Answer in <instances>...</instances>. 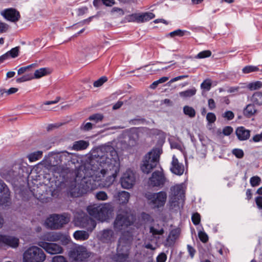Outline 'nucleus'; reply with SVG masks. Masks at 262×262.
<instances>
[{
	"mask_svg": "<svg viewBox=\"0 0 262 262\" xmlns=\"http://www.w3.org/2000/svg\"><path fill=\"white\" fill-rule=\"evenodd\" d=\"M100 150L103 154H99L98 156L100 158L97 160H91L86 167V171L90 169L91 171L89 175L86 173L89 179L86 180L87 178L85 177L83 181L86 183L88 189H95L96 182L101 180L106 175H107V184L110 185L115 181L120 170V161L115 149L111 146H106Z\"/></svg>",
	"mask_w": 262,
	"mask_h": 262,
	"instance_id": "1",
	"label": "nucleus"
},
{
	"mask_svg": "<svg viewBox=\"0 0 262 262\" xmlns=\"http://www.w3.org/2000/svg\"><path fill=\"white\" fill-rule=\"evenodd\" d=\"M162 150L159 148H154L143 157L140 166L141 171L146 174L150 173L159 162Z\"/></svg>",
	"mask_w": 262,
	"mask_h": 262,
	"instance_id": "2",
	"label": "nucleus"
},
{
	"mask_svg": "<svg viewBox=\"0 0 262 262\" xmlns=\"http://www.w3.org/2000/svg\"><path fill=\"white\" fill-rule=\"evenodd\" d=\"M67 155H69L68 152H62L60 154L54 155L51 160V163L52 164L51 170L53 176L56 179L58 178H63L66 174L68 173V168L62 164L63 159H66Z\"/></svg>",
	"mask_w": 262,
	"mask_h": 262,
	"instance_id": "3",
	"label": "nucleus"
},
{
	"mask_svg": "<svg viewBox=\"0 0 262 262\" xmlns=\"http://www.w3.org/2000/svg\"><path fill=\"white\" fill-rule=\"evenodd\" d=\"M113 211V207L110 203H104L98 206H89L87 208V211L90 215L101 222L107 220Z\"/></svg>",
	"mask_w": 262,
	"mask_h": 262,
	"instance_id": "4",
	"label": "nucleus"
},
{
	"mask_svg": "<svg viewBox=\"0 0 262 262\" xmlns=\"http://www.w3.org/2000/svg\"><path fill=\"white\" fill-rule=\"evenodd\" d=\"M144 196L151 209H159L165 206L167 195L165 191H160L158 192H147Z\"/></svg>",
	"mask_w": 262,
	"mask_h": 262,
	"instance_id": "5",
	"label": "nucleus"
},
{
	"mask_svg": "<svg viewBox=\"0 0 262 262\" xmlns=\"http://www.w3.org/2000/svg\"><path fill=\"white\" fill-rule=\"evenodd\" d=\"M45 259L43 250L36 246L29 248L23 254V262H43Z\"/></svg>",
	"mask_w": 262,
	"mask_h": 262,
	"instance_id": "6",
	"label": "nucleus"
},
{
	"mask_svg": "<svg viewBox=\"0 0 262 262\" xmlns=\"http://www.w3.org/2000/svg\"><path fill=\"white\" fill-rule=\"evenodd\" d=\"M70 221V218L67 214L51 215L45 222L46 226L51 229H59Z\"/></svg>",
	"mask_w": 262,
	"mask_h": 262,
	"instance_id": "7",
	"label": "nucleus"
},
{
	"mask_svg": "<svg viewBox=\"0 0 262 262\" xmlns=\"http://www.w3.org/2000/svg\"><path fill=\"white\" fill-rule=\"evenodd\" d=\"M86 248L82 246H75L69 250L68 255L69 257L75 261L82 262L91 255Z\"/></svg>",
	"mask_w": 262,
	"mask_h": 262,
	"instance_id": "8",
	"label": "nucleus"
},
{
	"mask_svg": "<svg viewBox=\"0 0 262 262\" xmlns=\"http://www.w3.org/2000/svg\"><path fill=\"white\" fill-rule=\"evenodd\" d=\"M133 223L130 215L128 214H118L114 221L113 226L115 231H120L130 226Z\"/></svg>",
	"mask_w": 262,
	"mask_h": 262,
	"instance_id": "9",
	"label": "nucleus"
},
{
	"mask_svg": "<svg viewBox=\"0 0 262 262\" xmlns=\"http://www.w3.org/2000/svg\"><path fill=\"white\" fill-rule=\"evenodd\" d=\"M166 178L163 173V169L156 170L151 174L148 181V184L152 187H162L165 184Z\"/></svg>",
	"mask_w": 262,
	"mask_h": 262,
	"instance_id": "10",
	"label": "nucleus"
},
{
	"mask_svg": "<svg viewBox=\"0 0 262 262\" xmlns=\"http://www.w3.org/2000/svg\"><path fill=\"white\" fill-rule=\"evenodd\" d=\"M170 191L171 192L170 201L174 206L179 205L180 201L184 202L185 192L181 185H176L171 187Z\"/></svg>",
	"mask_w": 262,
	"mask_h": 262,
	"instance_id": "11",
	"label": "nucleus"
},
{
	"mask_svg": "<svg viewBox=\"0 0 262 262\" xmlns=\"http://www.w3.org/2000/svg\"><path fill=\"white\" fill-rule=\"evenodd\" d=\"M122 187L125 189L132 188L136 182L135 174L132 171L127 170L123 175L120 180Z\"/></svg>",
	"mask_w": 262,
	"mask_h": 262,
	"instance_id": "12",
	"label": "nucleus"
},
{
	"mask_svg": "<svg viewBox=\"0 0 262 262\" xmlns=\"http://www.w3.org/2000/svg\"><path fill=\"white\" fill-rule=\"evenodd\" d=\"M38 245L51 254L61 253L63 251L62 248L57 244L41 241L38 243Z\"/></svg>",
	"mask_w": 262,
	"mask_h": 262,
	"instance_id": "13",
	"label": "nucleus"
},
{
	"mask_svg": "<svg viewBox=\"0 0 262 262\" xmlns=\"http://www.w3.org/2000/svg\"><path fill=\"white\" fill-rule=\"evenodd\" d=\"M129 248L126 245H118L117 249L116 262H126L128 258Z\"/></svg>",
	"mask_w": 262,
	"mask_h": 262,
	"instance_id": "14",
	"label": "nucleus"
},
{
	"mask_svg": "<svg viewBox=\"0 0 262 262\" xmlns=\"http://www.w3.org/2000/svg\"><path fill=\"white\" fill-rule=\"evenodd\" d=\"M1 15L6 20L15 23L16 21V9L13 8L5 9L0 12Z\"/></svg>",
	"mask_w": 262,
	"mask_h": 262,
	"instance_id": "15",
	"label": "nucleus"
},
{
	"mask_svg": "<svg viewBox=\"0 0 262 262\" xmlns=\"http://www.w3.org/2000/svg\"><path fill=\"white\" fill-rule=\"evenodd\" d=\"M170 170L171 172L178 176L182 175L184 171V165L179 162L175 156L172 157Z\"/></svg>",
	"mask_w": 262,
	"mask_h": 262,
	"instance_id": "16",
	"label": "nucleus"
},
{
	"mask_svg": "<svg viewBox=\"0 0 262 262\" xmlns=\"http://www.w3.org/2000/svg\"><path fill=\"white\" fill-rule=\"evenodd\" d=\"M10 192L6 185L1 188L0 189V206L9 205L10 202Z\"/></svg>",
	"mask_w": 262,
	"mask_h": 262,
	"instance_id": "17",
	"label": "nucleus"
},
{
	"mask_svg": "<svg viewBox=\"0 0 262 262\" xmlns=\"http://www.w3.org/2000/svg\"><path fill=\"white\" fill-rule=\"evenodd\" d=\"M5 246L16 247V238L13 236L0 234V248Z\"/></svg>",
	"mask_w": 262,
	"mask_h": 262,
	"instance_id": "18",
	"label": "nucleus"
},
{
	"mask_svg": "<svg viewBox=\"0 0 262 262\" xmlns=\"http://www.w3.org/2000/svg\"><path fill=\"white\" fill-rule=\"evenodd\" d=\"M98 236L102 242L109 243L114 237V232L111 229H103L99 233Z\"/></svg>",
	"mask_w": 262,
	"mask_h": 262,
	"instance_id": "19",
	"label": "nucleus"
},
{
	"mask_svg": "<svg viewBox=\"0 0 262 262\" xmlns=\"http://www.w3.org/2000/svg\"><path fill=\"white\" fill-rule=\"evenodd\" d=\"M251 131L244 126H239L235 130V134L237 139L241 141L249 139Z\"/></svg>",
	"mask_w": 262,
	"mask_h": 262,
	"instance_id": "20",
	"label": "nucleus"
},
{
	"mask_svg": "<svg viewBox=\"0 0 262 262\" xmlns=\"http://www.w3.org/2000/svg\"><path fill=\"white\" fill-rule=\"evenodd\" d=\"M80 225L88 231H92L96 227V222L88 215L84 216L80 221Z\"/></svg>",
	"mask_w": 262,
	"mask_h": 262,
	"instance_id": "21",
	"label": "nucleus"
},
{
	"mask_svg": "<svg viewBox=\"0 0 262 262\" xmlns=\"http://www.w3.org/2000/svg\"><path fill=\"white\" fill-rule=\"evenodd\" d=\"M130 194L126 191H122L118 192V193L114 195V198L116 201L120 204H126L129 200Z\"/></svg>",
	"mask_w": 262,
	"mask_h": 262,
	"instance_id": "22",
	"label": "nucleus"
},
{
	"mask_svg": "<svg viewBox=\"0 0 262 262\" xmlns=\"http://www.w3.org/2000/svg\"><path fill=\"white\" fill-rule=\"evenodd\" d=\"M89 145L88 141L79 140L73 143L72 149L76 151L82 150L86 149Z\"/></svg>",
	"mask_w": 262,
	"mask_h": 262,
	"instance_id": "23",
	"label": "nucleus"
},
{
	"mask_svg": "<svg viewBox=\"0 0 262 262\" xmlns=\"http://www.w3.org/2000/svg\"><path fill=\"white\" fill-rule=\"evenodd\" d=\"M257 112L254 104H248L244 110L243 113L247 118H250Z\"/></svg>",
	"mask_w": 262,
	"mask_h": 262,
	"instance_id": "24",
	"label": "nucleus"
},
{
	"mask_svg": "<svg viewBox=\"0 0 262 262\" xmlns=\"http://www.w3.org/2000/svg\"><path fill=\"white\" fill-rule=\"evenodd\" d=\"M60 234V232H48L44 235V239L49 242L59 241Z\"/></svg>",
	"mask_w": 262,
	"mask_h": 262,
	"instance_id": "25",
	"label": "nucleus"
},
{
	"mask_svg": "<svg viewBox=\"0 0 262 262\" xmlns=\"http://www.w3.org/2000/svg\"><path fill=\"white\" fill-rule=\"evenodd\" d=\"M250 101L254 105H262V92H256L254 93L251 97Z\"/></svg>",
	"mask_w": 262,
	"mask_h": 262,
	"instance_id": "26",
	"label": "nucleus"
},
{
	"mask_svg": "<svg viewBox=\"0 0 262 262\" xmlns=\"http://www.w3.org/2000/svg\"><path fill=\"white\" fill-rule=\"evenodd\" d=\"M155 17V15L152 12H144L141 14L139 13V23L149 21Z\"/></svg>",
	"mask_w": 262,
	"mask_h": 262,
	"instance_id": "27",
	"label": "nucleus"
},
{
	"mask_svg": "<svg viewBox=\"0 0 262 262\" xmlns=\"http://www.w3.org/2000/svg\"><path fill=\"white\" fill-rule=\"evenodd\" d=\"M196 89L193 87L190 89L179 92V95L180 97L186 99L193 96L196 94Z\"/></svg>",
	"mask_w": 262,
	"mask_h": 262,
	"instance_id": "28",
	"label": "nucleus"
},
{
	"mask_svg": "<svg viewBox=\"0 0 262 262\" xmlns=\"http://www.w3.org/2000/svg\"><path fill=\"white\" fill-rule=\"evenodd\" d=\"M74 237L77 240L84 241L89 237L88 232L83 230H77L74 233Z\"/></svg>",
	"mask_w": 262,
	"mask_h": 262,
	"instance_id": "29",
	"label": "nucleus"
},
{
	"mask_svg": "<svg viewBox=\"0 0 262 262\" xmlns=\"http://www.w3.org/2000/svg\"><path fill=\"white\" fill-rule=\"evenodd\" d=\"M30 172H31L28 167L25 166H19L17 170V176L20 178H23L28 179Z\"/></svg>",
	"mask_w": 262,
	"mask_h": 262,
	"instance_id": "30",
	"label": "nucleus"
},
{
	"mask_svg": "<svg viewBox=\"0 0 262 262\" xmlns=\"http://www.w3.org/2000/svg\"><path fill=\"white\" fill-rule=\"evenodd\" d=\"M10 57L12 58L16 57V47L13 48L10 51L0 56V64Z\"/></svg>",
	"mask_w": 262,
	"mask_h": 262,
	"instance_id": "31",
	"label": "nucleus"
},
{
	"mask_svg": "<svg viewBox=\"0 0 262 262\" xmlns=\"http://www.w3.org/2000/svg\"><path fill=\"white\" fill-rule=\"evenodd\" d=\"M42 151L38 150L29 154L27 156V158L30 162H34L41 159L42 157Z\"/></svg>",
	"mask_w": 262,
	"mask_h": 262,
	"instance_id": "32",
	"label": "nucleus"
},
{
	"mask_svg": "<svg viewBox=\"0 0 262 262\" xmlns=\"http://www.w3.org/2000/svg\"><path fill=\"white\" fill-rule=\"evenodd\" d=\"M37 63H32L26 67H21L17 70V74L20 75L24 73H28L33 71V69H35L37 67Z\"/></svg>",
	"mask_w": 262,
	"mask_h": 262,
	"instance_id": "33",
	"label": "nucleus"
},
{
	"mask_svg": "<svg viewBox=\"0 0 262 262\" xmlns=\"http://www.w3.org/2000/svg\"><path fill=\"white\" fill-rule=\"evenodd\" d=\"M183 112L185 115L188 116L190 118H193L195 116V110L191 106L185 105L183 107Z\"/></svg>",
	"mask_w": 262,
	"mask_h": 262,
	"instance_id": "34",
	"label": "nucleus"
},
{
	"mask_svg": "<svg viewBox=\"0 0 262 262\" xmlns=\"http://www.w3.org/2000/svg\"><path fill=\"white\" fill-rule=\"evenodd\" d=\"M33 71L25 73L23 76L17 78V82H22L34 79Z\"/></svg>",
	"mask_w": 262,
	"mask_h": 262,
	"instance_id": "35",
	"label": "nucleus"
},
{
	"mask_svg": "<svg viewBox=\"0 0 262 262\" xmlns=\"http://www.w3.org/2000/svg\"><path fill=\"white\" fill-rule=\"evenodd\" d=\"M88 167V164L84 166V170H83V171H82V172H83V174H83V176H82V175L81 174V175L79 177L80 178H82V179H81V183H82L83 186H84L85 187V189H84L85 191H89V190H93V189H88V187H87V186H86V183H85L84 181H83L84 178L85 177H86V178H86V180H88L89 179V177H88V176H86V167ZM88 171V172H87L86 173H87L88 174H89H89H89V172H90V171H91L90 169H89V171Z\"/></svg>",
	"mask_w": 262,
	"mask_h": 262,
	"instance_id": "36",
	"label": "nucleus"
},
{
	"mask_svg": "<svg viewBox=\"0 0 262 262\" xmlns=\"http://www.w3.org/2000/svg\"><path fill=\"white\" fill-rule=\"evenodd\" d=\"M47 73V69L45 68H40L38 70L35 71L34 73H33L34 78H39Z\"/></svg>",
	"mask_w": 262,
	"mask_h": 262,
	"instance_id": "37",
	"label": "nucleus"
},
{
	"mask_svg": "<svg viewBox=\"0 0 262 262\" xmlns=\"http://www.w3.org/2000/svg\"><path fill=\"white\" fill-rule=\"evenodd\" d=\"M247 87L251 91L258 90L262 87V82L256 81L255 82H251L248 84Z\"/></svg>",
	"mask_w": 262,
	"mask_h": 262,
	"instance_id": "38",
	"label": "nucleus"
},
{
	"mask_svg": "<svg viewBox=\"0 0 262 262\" xmlns=\"http://www.w3.org/2000/svg\"><path fill=\"white\" fill-rule=\"evenodd\" d=\"M125 19L127 22H136L139 23V13H133L128 15L125 17Z\"/></svg>",
	"mask_w": 262,
	"mask_h": 262,
	"instance_id": "39",
	"label": "nucleus"
},
{
	"mask_svg": "<svg viewBox=\"0 0 262 262\" xmlns=\"http://www.w3.org/2000/svg\"><path fill=\"white\" fill-rule=\"evenodd\" d=\"M259 69L257 67L254 66H247L242 69V72L245 74H248L251 72L258 71Z\"/></svg>",
	"mask_w": 262,
	"mask_h": 262,
	"instance_id": "40",
	"label": "nucleus"
},
{
	"mask_svg": "<svg viewBox=\"0 0 262 262\" xmlns=\"http://www.w3.org/2000/svg\"><path fill=\"white\" fill-rule=\"evenodd\" d=\"M103 119V115L101 114H94L89 117V120L93 121L95 123H98L99 121H101Z\"/></svg>",
	"mask_w": 262,
	"mask_h": 262,
	"instance_id": "41",
	"label": "nucleus"
},
{
	"mask_svg": "<svg viewBox=\"0 0 262 262\" xmlns=\"http://www.w3.org/2000/svg\"><path fill=\"white\" fill-rule=\"evenodd\" d=\"M260 182L261 179L257 176L252 177L250 179V183L252 187L258 186L260 184Z\"/></svg>",
	"mask_w": 262,
	"mask_h": 262,
	"instance_id": "42",
	"label": "nucleus"
},
{
	"mask_svg": "<svg viewBox=\"0 0 262 262\" xmlns=\"http://www.w3.org/2000/svg\"><path fill=\"white\" fill-rule=\"evenodd\" d=\"M211 87V82L210 79L205 80L201 84L202 89L208 91L210 90Z\"/></svg>",
	"mask_w": 262,
	"mask_h": 262,
	"instance_id": "43",
	"label": "nucleus"
},
{
	"mask_svg": "<svg viewBox=\"0 0 262 262\" xmlns=\"http://www.w3.org/2000/svg\"><path fill=\"white\" fill-rule=\"evenodd\" d=\"M60 239L59 241L60 243L63 245H67L69 244L71 241V238L69 236L64 235L62 233L60 234L59 236Z\"/></svg>",
	"mask_w": 262,
	"mask_h": 262,
	"instance_id": "44",
	"label": "nucleus"
},
{
	"mask_svg": "<svg viewBox=\"0 0 262 262\" xmlns=\"http://www.w3.org/2000/svg\"><path fill=\"white\" fill-rule=\"evenodd\" d=\"M211 55V52L210 50H205L202 52H200L196 55V57L198 58H204L209 57Z\"/></svg>",
	"mask_w": 262,
	"mask_h": 262,
	"instance_id": "45",
	"label": "nucleus"
},
{
	"mask_svg": "<svg viewBox=\"0 0 262 262\" xmlns=\"http://www.w3.org/2000/svg\"><path fill=\"white\" fill-rule=\"evenodd\" d=\"M232 153L233 155H234L237 158L241 159L243 158L244 156V152L242 149L239 148H234L232 150Z\"/></svg>",
	"mask_w": 262,
	"mask_h": 262,
	"instance_id": "46",
	"label": "nucleus"
},
{
	"mask_svg": "<svg viewBox=\"0 0 262 262\" xmlns=\"http://www.w3.org/2000/svg\"><path fill=\"white\" fill-rule=\"evenodd\" d=\"M191 221L194 225H198L201 222V215L198 213H194L192 214L191 217Z\"/></svg>",
	"mask_w": 262,
	"mask_h": 262,
	"instance_id": "47",
	"label": "nucleus"
},
{
	"mask_svg": "<svg viewBox=\"0 0 262 262\" xmlns=\"http://www.w3.org/2000/svg\"><path fill=\"white\" fill-rule=\"evenodd\" d=\"M107 78L106 76H102L98 79L97 80L95 81L93 85L94 87H99L101 86L104 82L107 81Z\"/></svg>",
	"mask_w": 262,
	"mask_h": 262,
	"instance_id": "48",
	"label": "nucleus"
},
{
	"mask_svg": "<svg viewBox=\"0 0 262 262\" xmlns=\"http://www.w3.org/2000/svg\"><path fill=\"white\" fill-rule=\"evenodd\" d=\"M170 144L171 148L177 149L180 151H182L183 149L182 144L177 141H171L170 142Z\"/></svg>",
	"mask_w": 262,
	"mask_h": 262,
	"instance_id": "49",
	"label": "nucleus"
},
{
	"mask_svg": "<svg viewBox=\"0 0 262 262\" xmlns=\"http://www.w3.org/2000/svg\"><path fill=\"white\" fill-rule=\"evenodd\" d=\"M96 198L98 200L104 201L107 199V195L103 191H100L96 193Z\"/></svg>",
	"mask_w": 262,
	"mask_h": 262,
	"instance_id": "50",
	"label": "nucleus"
},
{
	"mask_svg": "<svg viewBox=\"0 0 262 262\" xmlns=\"http://www.w3.org/2000/svg\"><path fill=\"white\" fill-rule=\"evenodd\" d=\"M206 119L208 123L211 124L216 121V117L213 113H208L206 115Z\"/></svg>",
	"mask_w": 262,
	"mask_h": 262,
	"instance_id": "51",
	"label": "nucleus"
},
{
	"mask_svg": "<svg viewBox=\"0 0 262 262\" xmlns=\"http://www.w3.org/2000/svg\"><path fill=\"white\" fill-rule=\"evenodd\" d=\"M150 233H152L153 235H162L164 233V229H161L160 230L155 229L153 226H151L149 228Z\"/></svg>",
	"mask_w": 262,
	"mask_h": 262,
	"instance_id": "52",
	"label": "nucleus"
},
{
	"mask_svg": "<svg viewBox=\"0 0 262 262\" xmlns=\"http://www.w3.org/2000/svg\"><path fill=\"white\" fill-rule=\"evenodd\" d=\"M222 117L227 120H231L234 118V114L231 111H227L223 114Z\"/></svg>",
	"mask_w": 262,
	"mask_h": 262,
	"instance_id": "53",
	"label": "nucleus"
},
{
	"mask_svg": "<svg viewBox=\"0 0 262 262\" xmlns=\"http://www.w3.org/2000/svg\"><path fill=\"white\" fill-rule=\"evenodd\" d=\"M250 142L257 143L262 142V131L260 134H257L253 136V137L249 140Z\"/></svg>",
	"mask_w": 262,
	"mask_h": 262,
	"instance_id": "54",
	"label": "nucleus"
},
{
	"mask_svg": "<svg viewBox=\"0 0 262 262\" xmlns=\"http://www.w3.org/2000/svg\"><path fill=\"white\" fill-rule=\"evenodd\" d=\"M198 236L202 243H205L208 241V236L204 231H200L198 233Z\"/></svg>",
	"mask_w": 262,
	"mask_h": 262,
	"instance_id": "55",
	"label": "nucleus"
},
{
	"mask_svg": "<svg viewBox=\"0 0 262 262\" xmlns=\"http://www.w3.org/2000/svg\"><path fill=\"white\" fill-rule=\"evenodd\" d=\"M185 31H183L180 29L176 30L174 31L171 32L169 35L171 37H174L175 36H183L185 34Z\"/></svg>",
	"mask_w": 262,
	"mask_h": 262,
	"instance_id": "56",
	"label": "nucleus"
},
{
	"mask_svg": "<svg viewBox=\"0 0 262 262\" xmlns=\"http://www.w3.org/2000/svg\"><path fill=\"white\" fill-rule=\"evenodd\" d=\"M93 128V124L91 122L83 123L81 126V129L84 131H88Z\"/></svg>",
	"mask_w": 262,
	"mask_h": 262,
	"instance_id": "57",
	"label": "nucleus"
},
{
	"mask_svg": "<svg viewBox=\"0 0 262 262\" xmlns=\"http://www.w3.org/2000/svg\"><path fill=\"white\" fill-rule=\"evenodd\" d=\"M167 259V255L165 253L162 252L157 257L156 262H165Z\"/></svg>",
	"mask_w": 262,
	"mask_h": 262,
	"instance_id": "58",
	"label": "nucleus"
},
{
	"mask_svg": "<svg viewBox=\"0 0 262 262\" xmlns=\"http://www.w3.org/2000/svg\"><path fill=\"white\" fill-rule=\"evenodd\" d=\"M51 262H68V261H67L66 258L64 256H61V255H58V256H54Z\"/></svg>",
	"mask_w": 262,
	"mask_h": 262,
	"instance_id": "59",
	"label": "nucleus"
},
{
	"mask_svg": "<svg viewBox=\"0 0 262 262\" xmlns=\"http://www.w3.org/2000/svg\"><path fill=\"white\" fill-rule=\"evenodd\" d=\"M233 128L231 126H227L223 129V133L225 136H229L233 132Z\"/></svg>",
	"mask_w": 262,
	"mask_h": 262,
	"instance_id": "60",
	"label": "nucleus"
},
{
	"mask_svg": "<svg viewBox=\"0 0 262 262\" xmlns=\"http://www.w3.org/2000/svg\"><path fill=\"white\" fill-rule=\"evenodd\" d=\"M9 25L5 23L0 22V33L6 32L9 29Z\"/></svg>",
	"mask_w": 262,
	"mask_h": 262,
	"instance_id": "61",
	"label": "nucleus"
},
{
	"mask_svg": "<svg viewBox=\"0 0 262 262\" xmlns=\"http://www.w3.org/2000/svg\"><path fill=\"white\" fill-rule=\"evenodd\" d=\"M255 201L257 207L260 209H262V196H258L256 197Z\"/></svg>",
	"mask_w": 262,
	"mask_h": 262,
	"instance_id": "62",
	"label": "nucleus"
},
{
	"mask_svg": "<svg viewBox=\"0 0 262 262\" xmlns=\"http://www.w3.org/2000/svg\"><path fill=\"white\" fill-rule=\"evenodd\" d=\"M219 253L224 257L226 256L227 253L229 252L227 249L225 248L224 246L221 247L218 250Z\"/></svg>",
	"mask_w": 262,
	"mask_h": 262,
	"instance_id": "63",
	"label": "nucleus"
},
{
	"mask_svg": "<svg viewBox=\"0 0 262 262\" xmlns=\"http://www.w3.org/2000/svg\"><path fill=\"white\" fill-rule=\"evenodd\" d=\"M208 107L210 108V110H212L215 108L216 104L214 100L213 99H209L208 101Z\"/></svg>",
	"mask_w": 262,
	"mask_h": 262,
	"instance_id": "64",
	"label": "nucleus"
}]
</instances>
